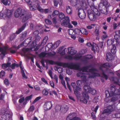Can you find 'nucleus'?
<instances>
[{
    "label": "nucleus",
    "mask_w": 120,
    "mask_h": 120,
    "mask_svg": "<svg viewBox=\"0 0 120 120\" xmlns=\"http://www.w3.org/2000/svg\"><path fill=\"white\" fill-rule=\"evenodd\" d=\"M89 75V78H94L95 76H99L100 74L96 73V71L92 69L90 66L84 67L80 70V72L78 73L77 76L78 77H81L82 80H79L77 81V85L81 86L83 82L85 84L87 82L88 80L86 79V76L83 74Z\"/></svg>",
    "instance_id": "nucleus-1"
},
{
    "label": "nucleus",
    "mask_w": 120,
    "mask_h": 120,
    "mask_svg": "<svg viewBox=\"0 0 120 120\" xmlns=\"http://www.w3.org/2000/svg\"><path fill=\"white\" fill-rule=\"evenodd\" d=\"M75 85V82H72L71 83V85L74 88V93L78 99L81 102L86 104L89 98L87 94L82 93V96H81L79 92L81 90V89L79 87L76 86Z\"/></svg>",
    "instance_id": "nucleus-2"
},
{
    "label": "nucleus",
    "mask_w": 120,
    "mask_h": 120,
    "mask_svg": "<svg viewBox=\"0 0 120 120\" xmlns=\"http://www.w3.org/2000/svg\"><path fill=\"white\" fill-rule=\"evenodd\" d=\"M77 5L78 15L80 19H84L86 17V15L84 9L87 8V4L85 3L84 0H80L78 1Z\"/></svg>",
    "instance_id": "nucleus-3"
},
{
    "label": "nucleus",
    "mask_w": 120,
    "mask_h": 120,
    "mask_svg": "<svg viewBox=\"0 0 120 120\" xmlns=\"http://www.w3.org/2000/svg\"><path fill=\"white\" fill-rule=\"evenodd\" d=\"M111 90L110 91L107 90L105 91L106 96L107 97L105 99L108 100L110 96H112L111 98L112 101H114L117 100L118 98H120V92L118 89H115L114 86H112L110 88Z\"/></svg>",
    "instance_id": "nucleus-4"
},
{
    "label": "nucleus",
    "mask_w": 120,
    "mask_h": 120,
    "mask_svg": "<svg viewBox=\"0 0 120 120\" xmlns=\"http://www.w3.org/2000/svg\"><path fill=\"white\" fill-rule=\"evenodd\" d=\"M68 53L70 55L66 56H65V58L70 60H78L80 59L81 57V55L82 54H84L85 52L84 50H82L81 53L80 52V55L79 54V53L75 55L77 51L75 50L73 47H69L68 49Z\"/></svg>",
    "instance_id": "nucleus-5"
},
{
    "label": "nucleus",
    "mask_w": 120,
    "mask_h": 120,
    "mask_svg": "<svg viewBox=\"0 0 120 120\" xmlns=\"http://www.w3.org/2000/svg\"><path fill=\"white\" fill-rule=\"evenodd\" d=\"M15 16L16 17L19 16L22 18V21L25 22L31 18V15L28 14L27 11L25 9H22L21 8L17 9L15 12Z\"/></svg>",
    "instance_id": "nucleus-6"
},
{
    "label": "nucleus",
    "mask_w": 120,
    "mask_h": 120,
    "mask_svg": "<svg viewBox=\"0 0 120 120\" xmlns=\"http://www.w3.org/2000/svg\"><path fill=\"white\" fill-rule=\"evenodd\" d=\"M95 0H87L88 4L90 6V8L91 6L94 5L93 3L94 1ZM109 4L108 3L107 0H101V2L98 6V7L101 12L105 14H107L108 13V11H107V10H106L105 12L101 10V7H102V6L103 5L105 6L106 7L109 6Z\"/></svg>",
    "instance_id": "nucleus-7"
},
{
    "label": "nucleus",
    "mask_w": 120,
    "mask_h": 120,
    "mask_svg": "<svg viewBox=\"0 0 120 120\" xmlns=\"http://www.w3.org/2000/svg\"><path fill=\"white\" fill-rule=\"evenodd\" d=\"M40 2L38 0H32L31 4H29V6L30 10L34 11L38 9L40 12L43 11V9H42L40 6Z\"/></svg>",
    "instance_id": "nucleus-8"
},
{
    "label": "nucleus",
    "mask_w": 120,
    "mask_h": 120,
    "mask_svg": "<svg viewBox=\"0 0 120 120\" xmlns=\"http://www.w3.org/2000/svg\"><path fill=\"white\" fill-rule=\"evenodd\" d=\"M12 12L9 10H6L3 13H0V18L4 19L9 18L11 17Z\"/></svg>",
    "instance_id": "nucleus-9"
},
{
    "label": "nucleus",
    "mask_w": 120,
    "mask_h": 120,
    "mask_svg": "<svg viewBox=\"0 0 120 120\" xmlns=\"http://www.w3.org/2000/svg\"><path fill=\"white\" fill-rule=\"evenodd\" d=\"M32 48H27L26 49H22V52L21 55L22 56H27V51L30 50H36V49H38L37 47L38 45L36 44L35 42H34L32 45Z\"/></svg>",
    "instance_id": "nucleus-10"
},
{
    "label": "nucleus",
    "mask_w": 120,
    "mask_h": 120,
    "mask_svg": "<svg viewBox=\"0 0 120 120\" xmlns=\"http://www.w3.org/2000/svg\"><path fill=\"white\" fill-rule=\"evenodd\" d=\"M65 15L63 13L61 12L59 14V17L60 18L62 19L64 18L65 20H63L61 23L62 26H66L70 22L69 17L67 16L65 17Z\"/></svg>",
    "instance_id": "nucleus-11"
},
{
    "label": "nucleus",
    "mask_w": 120,
    "mask_h": 120,
    "mask_svg": "<svg viewBox=\"0 0 120 120\" xmlns=\"http://www.w3.org/2000/svg\"><path fill=\"white\" fill-rule=\"evenodd\" d=\"M84 91L86 93H84V92H83L82 93H84L85 94H87H87V93H90L93 95L97 93V91L96 90L94 89H92L88 85H85L84 86ZM88 96L89 97V96ZM88 99H89V98Z\"/></svg>",
    "instance_id": "nucleus-12"
},
{
    "label": "nucleus",
    "mask_w": 120,
    "mask_h": 120,
    "mask_svg": "<svg viewBox=\"0 0 120 120\" xmlns=\"http://www.w3.org/2000/svg\"><path fill=\"white\" fill-rule=\"evenodd\" d=\"M80 32V29L76 28L74 29H70L68 30L69 34L70 35H76V34H79Z\"/></svg>",
    "instance_id": "nucleus-13"
},
{
    "label": "nucleus",
    "mask_w": 120,
    "mask_h": 120,
    "mask_svg": "<svg viewBox=\"0 0 120 120\" xmlns=\"http://www.w3.org/2000/svg\"><path fill=\"white\" fill-rule=\"evenodd\" d=\"M7 47H0V57L3 58L5 54L7 53Z\"/></svg>",
    "instance_id": "nucleus-14"
},
{
    "label": "nucleus",
    "mask_w": 120,
    "mask_h": 120,
    "mask_svg": "<svg viewBox=\"0 0 120 120\" xmlns=\"http://www.w3.org/2000/svg\"><path fill=\"white\" fill-rule=\"evenodd\" d=\"M76 114L75 113H71L66 118L67 120H77L79 118L76 117Z\"/></svg>",
    "instance_id": "nucleus-15"
},
{
    "label": "nucleus",
    "mask_w": 120,
    "mask_h": 120,
    "mask_svg": "<svg viewBox=\"0 0 120 120\" xmlns=\"http://www.w3.org/2000/svg\"><path fill=\"white\" fill-rule=\"evenodd\" d=\"M52 106V102L51 101H48L45 102L44 106V109L47 110L50 109Z\"/></svg>",
    "instance_id": "nucleus-16"
},
{
    "label": "nucleus",
    "mask_w": 120,
    "mask_h": 120,
    "mask_svg": "<svg viewBox=\"0 0 120 120\" xmlns=\"http://www.w3.org/2000/svg\"><path fill=\"white\" fill-rule=\"evenodd\" d=\"M114 106V105H113L110 106L108 107V109H105L103 111L102 114H103L105 113L110 114L111 112L114 109V108L113 107Z\"/></svg>",
    "instance_id": "nucleus-17"
},
{
    "label": "nucleus",
    "mask_w": 120,
    "mask_h": 120,
    "mask_svg": "<svg viewBox=\"0 0 120 120\" xmlns=\"http://www.w3.org/2000/svg\"><path fill=\"white\" fill-rule=\"evenodd\" d=\"M31 41V38H30L27 39L22 44L18 46L17 49H19L22 46H27L28 44L30 43Z\"/></svg>",
    "instance_id": "nucleus-18"
},
{
    "label": "nucleus",
    "mask_w": 120,
    "mask_h": 120,
    "mask_svg": "<svg viewBox=\"0 0 120 120\" xmlns=\"http://www.w3.org/2000/svg\"><path fill=\"white\" fill-rule=\"evenodd\" d=\"M12 117L10 114H5L2 115L1 118V120H9Z\"/></svg>",
    "instance_id": "nucleus-19"
},
{
    "label": "nucleus",
    "mask_w": 120,
    "mask_h": 120,
    "mask_svg": "<svg viewBox=\"0 0 120 120\" xmlns=\"http://www.w3.org/2000/svg\"><path fill=\"white\" fill-rule=\"evenodd\" d=\"M90 10L88 11V17L90 20L92 21H94L96 20V16L91 12H90Z\"/></svg>",
    "instance_id": "nucleus-20"
},
{
    "label": "nucleus",
    "mask_w": 120,
    "mask_h": 120,
    "mask_svg": "<svg viewBox=\"0 0 120 120\" xmlns=\"http://www.w3.org/2000/svg\"><path fill=\"white\" fill-rule=\"evenodd\" d=\"M91 8L94 12L97 15L99 16L100 14V12L98 11L94 5L91 6Z\"/></svg>",
    "instance_id": "nucleus-21"
},
{
    "label": "nucleus",
    "mask_w": 120,
    "mask_h": 120,
    "mask_svg": "<svg viewBox=\"0 0 120 120\" xmlns=\"http://www.w3.org/2000/svg\"><path fill=\"white\" fill-rule=\"evenodd\" d=\"M68 67L69 68L71 69L76 70H79V67L78 65L73 63H71L69 64Z\"/></svg>",
    "instance_id": "nucleus-22"
},
{
    "label": "nucleus",
    "mask_w": 120,
    "mask_h": 120,
    "mask_svg": "<svg viewBox=\"0 0 120 120\" xmlns=\"http://www.w3.org/2000/svg\"><path fill=\"white\" fill-rule=\"evenodd\" d=\"M66 11L67 13L71 15L72 12V10L71 7L68 6L66 7Z\"/></svg>",
    "instance_id": "nucleus-23"
},
{
    "label": "nucleus",
    "mask_w": 120,
    "mask_h": 120,
    "mask_svg": "<svg viewBox=\"0 0 120 120\" xmlns=\"http://www.w3.org/2000/svg\"><path fill=\"white\" fill-rule=\"evenodd\" d=\"M92 50L94 52L95 51H98L99 50L98 47L95 43H93V46L92 48Z\"/></svg>",
    "instance_id": "nucleus-24"
},
{
    "label": "nucleus",
    "mask_w": 120,
    "mask_h": 120,
    "mask_svg": "<svg viewBox=\"0 0 120 120\" xmlns=\"http://www.w3.org/2000/svg\"><path fill=\"white\" fill-rule=\"evenodd\" d=\"M80 31L82 34L86 35H87L88 34V31L85 29L83 28H80Z\"/></svg>",
    "instance_id": "nucleus-25"
},
{
    "label": "nucleus",
    "mask_w": 120,
    "mask_h": 120,
    "mask_svg": "<svg viewBox=\"0 0 120 120\" xmlns=\"http://www.w3.org/2000/svg\"><path fill=\"white\" fill-rule=\"evenodd\" d=\"M112 54L110 53H107L106 56V58L107 61H109V60L112 59Z\"/></svg>",
    "instance_id": "nucleus-26"
},
{
    "label": "nucleus",
    "mask_w": 120,
    "mask_h": 120,
    "mask_svg": "<svg viewBox=\"0 0 120 120\" xmlns=\"http://www.w3.org/2000/svg\"><path fill=\"white\" fill-rule=\"evenodd\" d=\"M68 110V106L64 105L61 108V110L64 112H65Z\"/></svg>",
    "instance_id": "nucleus-27"
},
{
    "label": "nucleus",
    "mask_w": 120,
    "mask_h": 120,
    "mask_svg": "<svg viewBox=\"0 0 120 120\" xmlns=\"http://www.w3.org/2000/svg\"><path fill=\"white\" fill-rule=\"evenodd\" d=\"M48 48V50L50 49L51 50L54 49L53 45L52 43H48L46 47V48Z\"/></svg>",
    "instance_id": "nucleus-28"
},
{
    "label": "nucleus",
    "mask_w": 120,
    "mask_h": 120,
    "mask_svg": "<svg viewBox=\"0 0 120 120\" xmlns=\"http://www.w3.org/2000/svg\"><path fill=\"white\" fill-rule=\"evenodd\" d=\"M26 24H24L21 28L19 29L18 30L16 31V33L17 34H19L26 27Z\"/></svg>",
    "instance_id": "nucleus-29"
},
{
    "label": "nucleus",
    "mask_w": 120,
    "mask_h": 120,
    "mask_svg": "<svg viewBox=\"0 0 120 120\" xmlns=\"http://www.w3.org/2000/svg\"><path fill=\"white\" fill-rule=\"evenodd\" d=\"M82 57L81 56V57L80 59H81L83 60H86L87 59H91L92 58V56L90 55H88L85 56L83 57V58H82Z\"/></svg>",
    "instance_id": "nucleus-30"
},
{
    "label": "nucleus",
    "mask_w": 120,
    "mask_h": 120,
    "mask_svg": "<svg viewBox=\"0 0 120 120\" xmlns=\"http://www.w3.org/2000/svg\"><path fill=\"white\" fill-rule=\"evenodd\" d=\"M11 64V63H8L6 64H4L2 65V67L3 69H5L10 66Z\"/></svg>",
    "instance_id": "nucleus-31"
},
{
    "label": "nucleus",
    "mask_w": 120,
    "mask_h": 120,
    "mask_svg": "<svg viewBox=\"0 0 120 120\" xmlns=\"http://www.w3.org/2000/svg\"><path fill=\"white\" fill-rule=\"evenodd\" d=\"M107 35L105 31H103L102 32V36L101 37V38L102 40H104L105 39L107 38Z\"/></svg>",
    "instance_id": "nucleus-32"
},
{
    "label": "nucleus",
    "mask_w": 120,
    "mask_h": 120,
    "mask_svg": "<svg viewBox=\"0 0 120 120\" xmlns=\"http://www.w3.org/2000/svg\"><path fill=\"white\" fill-rule=\"evenodd\" d=\"M2 2L5 5H9L10 3L9 0H1Z\"/></svg>",
    "instance_id": "nucleus-33"
},
{
    "label": "nucleus",
    "mask_w": 120,
    "mask_h": 120,
    "mask_svg": "<svg viewBox=\"0 0 120 120\" xmlns=\"http://www.w3.org/2000/svg\"><path fill=\"white\" fill-rule=\"evenodd\" d=\"M99 28L98 27H96L94 31V33L95 35L97 36H98L99 34Z\"/></svg>",
    "instance_id": "nucleus-34"
},
{
    "label": "nucleus",
    "mask_w": 120,
    "mask_h": 120,
    "mask_svg": "<svg viewBox=\"0 0 120 120\" xmlns=\"http://www.w3.org/2000/svg\"><path fill=\"white\" fill-rule=\"evenodd\" d=\"M60 43V41H58L56 42L53 45L54 49H55L58 47Z\"/></svg>",
    "instance_id": "nucleus-35"
},
{
    "label": "nucleus",
    "mask_w": 120,
    "mask_h": 120,
    "mask_svg": "<svg viewBox=\"0 0 120 120\" xmlns=\"http://www.w3.org/2000/svg\"><path fill=\"white\" fill-rule=\"evenodd\" d=\"M65 79L67 82V84L68 87L69 88L70 90L71 91V89L70 88V86L68 82L70 81V79L67 77H66L65 78Z\"/></svg>",
    "instance_id": "nucleus-36"
},
{
    "label": "nucleus",
    "mask_w": 120,
    "mask_h": 120,
    "mask_svg": "<svg viewBox=\"0 0 120 120\" xmlns=\"http://www.w3.org/2000/svg\"><path fill=\"white\" fill-rule=\"evenodd\" d=\"M112 116L113 118H120V113H115L112 115Z\"/></svg>",
    "instance_id": "nucleus-37"
},
{
    "label": "nucleus",
    "mask_w": 120,
    "mask_h": 120,
    "mask_svg": "<svg viewBox=\"0 0 120 120\" xmlns=\"http://www.w3.org/2000/svg\"><path fill=\"white\" fill-rule=\"evenodd\" d=\"M111 81H113L114 84H116L117 85H118V79L116 78H112L110 79Z\"/></svg>",
    "instance_id": "nucleus-38"
},
{
    "label": "nucleus",
    "mask_w": 120,
    "mask_h": 120,
    "mask_svg": "<svg viewBox=\"0 0 120 120\" xmlns=\"http://www.w3.org/2000/svg\"><path fill=\"white\" fill-rule=\"evenodd\" d=\"M112 47L113 48L111 49V52L112 53L115 54L116 52V48L115 45H112Z\"/></svg>",
    "instance_id": "nucleus-39"
},
{
    "label": "nucleus",
    "mask_w": 120,
    "mask_h": 120,
    "mask_svg": "<svg viewBox=\"0 0 120 120\" xmlns=\"http://www.w3.org/2000/svg\"><path fill=\"white\" fill-rule=\"evenodd\" d=\"M95 25V24H92L90 25H89L86 26V28L88 29H91L94 28Z\"/></svg>",
    "instance_id": "nucleus-40"
},
{
    "label": "nucleus",
    "mask_w": 120,
    "mask_h": 120,
    "mask_svg": "<svg viewBox=\"0 0 120 120\" xmlns=\"http://www.w3.org/2000/svg\"><path fill=\"white\" fill-rule=\"evenodd\" d=\"M18 47H16V46H14L12 47L10 50V52L12 53H14L15 52V49H17Z\"/></svg>",
    "instance_id": "nucleus-41"
},
{
    "label": "nucleus",
    "mask_w": 120,
    "mask_h": 120,
    "mask_svg": "<svg viewBox=\"0 0 120 120\" xmlns=\"http://www.w3.org/2000/svg\"><path fill=\"white\" fill-rule=\"evenodd\" d=\"M56 54V53L55 52H52L50 53H47V57H51L55 55Z\"/></svg>",
    "instance_id": "nucleus-42"
},
{
    "label": "nucleus",
    "mask_w": 120,
    "mask_h": 120,
    "mask_svg": "<svg viewBox=\"0 0 120 120\" xmlns=\"http://www.w3.org/2000/svg\"><path fill=\"white\" fill-rule=\"evenodd\" d=\"M49 93V92L46 89H44L42 91V94L44 96H47Z\"/></svg>",
    "instance_id": "nucleus-43"
},
{
    "label": "nucleus",
    "mask_w": 120,
    "mask_h": 120,
    "mask_svg": "<svg viewBox=\"0 0 120 120\" xmlns=\"http://www.w3.org/2000/svg\"><path fill=\"white\" fill-rule=\"evenodd\" d=\"M40 57H47V53L42 52L40 54Z\"/></svg>",
    "instance_id": "nucleus-44"
},
{
    "label": "nucleus",
    "mask_w": 120,
    "mask_h": 120,
    "mask_svg": "<svg viewBox=\"0 0 120 120\" xmlns=\"http://www.w3.org/2000/svg\"><path fill=\"white\" fill-rule=\"evenodd\" d=\"M45 21L46 23L48 25H50L52 24V21L48 19H45Z\"/></svg>",
    "instance_id": "nucleus-45"
},
{
    "label": "nucleus",
    "mask_w": 120,
    "mask_h": 120,
    "mask_svg": "<svg viewBox=\"0 0 120 120\" xmlns=\"http://www.w3.org/2000/svg\"><path fill=\"white\" fill-rule=\"evenodd\" d=\"M112 43V39H110L107 40V44L108 46H110Z\"/></svg>",
    "instance_id": "nucleus-46"
},
{
    "label": "nucleus",
    "mask_w": 120,
    "mask_h": 120,
    "mask_svg": "<svg viewBox=\"0 0 120 120\" xmlns=\"http://www.w3.org/2000/svg\"><path fill=\"white\" fill-rule=\"evenodd\" d=\"M21 72L22 73V77L24 79H27V77L26 76V75L24 73V71L22 70H21Z\"/></svg>",
    "instance_id": "nucleus-47"
},
{
    "label": "nucleus",
    "mask_w": 120,
    "mask_h": 120,
    "mask_svg": "<svg viewBox=\"0 0 120 120\" xmlns=\"http://www.w3.org/2000/svg\"><path fill=\"white\" fill-rule=\"evenodd\" d=\"M5 72L3 71H1L0 72V78H2L5 75Z\"/></svg>",
    "instance_id": "nucleus-48"
},
{
    "label": "nucleus",
    "mask_w": 120,
    "mask_h": 120,
    "mask_svg": "<svg viewBox=\"0 0 120 120\" xmlns=\"http://www.w3.org/2000/svg\"><path fill=\"white\" fill-rule=\"evenodd\" d=\"M59 14V12L58 10H55L53 12L52 15L54 16L55 15H58Z\"/></svg>",
    "instance_id": "nucleus-49"
},
{
    "label": "nucleus",
    "mask_w": 120,
    "mask_h": 120,
    "mask_svg": "<svg viewBox=\"0 0 120 120\" xmlns=\"http://www.w3.org/2000/svg\"><path fill=\"white\" fill-rule=\"evenodd\" d=\"M109 66H110L109 65V64L108 63H105L103 64L102 65V67H104L106 68L109 67Z\"/></svg>",
    "instance_id": "nucleus-50"
},
{
    "label": "nucleus",
    "mask_w": 120,
    "mask_h": 120,
    "mask_svg": "<svg viewBox=\"0 0 120 120\" xmlns=\"http://www.w3.org/2000/svg\"><path fill=\"white\" fill-rule=\"evenodd\" d=\"M41 98L40 97H39L36 98L33 102V104L35 103L36 102L39 100Z\"/></svg>",
    "instance_id": "nucleus-51"
},
{
    "label": "nucleus",
    "mask_w": 120,
    "mask_h": 120,
    "mask_svg": "<svg viewBox=\"0 0 120 120\" xmlns=\"http://www.w3.org/2000/svg\"><path fill=\"white\" fill-rule=\"evenodd\" d=\"M4 84L6 85H8L9 84L8 80L7 79H5L4 81Z\"/></svg>",
    "instance_id": "nucleus-52"
},
{
    "label": "nucleus",
    "mask_w": 120,
    "mask_h": 120,
    "mask_svg": "<svg viewBox=\"0 0 120 120\" xmlns=\"http://www.w3.org/2000/svg\"><path fill=\"white\" fill-rule=\"evenodd\" d=\"M78 40L79 42L81 43H82L84 41V40L83 39L80 37L79 38Z\"/></svg>",
    "instance_id": "nucleus-53"
},
{
    "label": "nucleus",
    "mask_w": 120,
    "mask_h": 120,
    "mask_svg": "<svg viewBox=\"0 0 120 120\" xmlns=\"http://www.w3.org/2000/svg\"><path fill=\"white\" fill-rule=\"evenodd\" d=\"M34 88L35 90L37 91L40 90V88L37 85L35 86H34Z\"/></svg>",
    "instance_id": "nucleus-54"
},
{
    "label": "nucleus",
    "mask_w": 120,
    "mask_h": 120,
    "mask_svg": "<svg viewBox=\"0 0 120 120\" xmlns=\"http://www.w3.org/2000/svg\"><path fill=\"white\" fill-rule=\"evenodd\" d=\"M71 23L73 25L75 26H76L78 24L77 22L75 21H71Z\"/></svg>",
    "instance_id": "nucleus-55"
},
{
    "label": "nucleus",
    "mask_w": 120,
    "mask_h": 120,
    "mask_svg": "<svg viewBox=\"0 0 120 120\" xmlns=\"http://www.w3.org/2000/svg\"><path fill=\"white\" fill-rule=\"evenodd\" d=\"M48 73V74H49V75L51 77V78L52 79H53V78L52 77V72L51 71V70H49V71Z\"/></svg>",
    "instance_id": "nucleus-56"
},
{
    "label": "nucleus",
    "mask_w": 120,
    "mask_h": 120,
    "mask_svg": "<svg viewBox=\"0 0 120 120\" xmlns=\"http://www.w3.org/2000/svg\"><path fill=\"white\" fill-rule=\"evenodd\" d=\"M61 83L64 87L66 89H67V87L65 85V82L64 80H62L61 81Z\"/></svg>",
    "instance_id": "nucleus-57"
},
{
    "label": "nucleus",
    "mask_w": 120,
    "mask_h": 120,
    "mask_svg": "<svg viewBox=\"0 0 120 120\" xmlns=\"http://www.w3.org/2000/svg\"><path fill=\"white\" fill-rule=\"evenodd\" d=\"M32 95H31L29 96L26 97L25 98V100L26 101L29 100L31 99L32 97Z\"/></svg>",
    "instance_id": "nucleus-58"
},
{
    "label": "nucleus",
    "mask_w": 120,
    "mask_h": 120,
    "mask_svg": "<svg viewBox=\"0 0 120 120\" xmlns=\"http://www.w3.org/2000/svg\"><path fill=\"white\" fill-rule=\"evenodd\" d=\"M48 39V37L47 36H46L43 39V41L45 43H46L47 42Z\"/></svg>",
    "instance_id": "nucleus-59"
},
{
    "label": "nucleus",
    "mask_w": 120,
    "mask_h": 120,
    "mask_svg": "<svg viewBox=\"0 0 120 120\" xmlns=\"http://www.w3.org/2000/svg\"><path fill=\"white\" fill-rule=\"evenodd\" d=\"M54 78L55 79L56 82V83H57L58 82V77L56 75H55L54 76Z\"/></svg>",
    "instance_id": "nucleus-60"
},
{
    "label": "nucleus",
    "mask_w": 120,
    "mask_h": 120,
    "mask_svg": "<svg viewBox=\"0 0 120 120\" xmlns=\"http://www.w3.org/2000/svg\"><path fill=\"white\" fill-rule=\"evenodd\" d=\"M34 109V107L33 106H31L29 109V110L30 111H33Z\"/></svg>",
    "instance_id": "nucleus-61"
},
{
    "label": "nucleus",
    "mask_w": 120,
    "mask_h": 120,
    "mask_svg": "<svg viewBox=\"0 0 120 120\" xmlns=\"http://www.w3.org/2000/svg\"><path fill=\"white\" fill-rule=\"evenodd\" d=\"M34 35L35 36L36 35H38L39 34V32L38 30H36L34 31Z\"/></svg>",
    "instance_id": "nucleus-62"
},
{
    "label": "nucleus",
    "mask_w": 120,
    "mask_h": 120,
    "mask_svg": "<svg viewBox=\"0 0 120 120\" xmlns=\"http://www.w3.org/2000/svg\"><path fill=\"white\" fill-rule=\"evenodd\" d=\"M102 76L103 78H105L106 79H108V76L105 74L104 73H103L102 75Z\"/></svg>",
    "instance_id": "nucleus-63"
},
{
    "label": "nucleus",
    "mask_w": 120,
    "mask_h": 120,
    "mask_svg": "<svg viewBox=\"0 0 120 120\" xmlns=\"http://www.w3.org/2000/svg\"><path fill=\"white\" fill-rule=\"evenodd\" d=\"M52 22L54 24H55L56 23V18H54L52 19Z\"/></svg>",
    "instance_id": "nucleus-64"
}]
</instances>
